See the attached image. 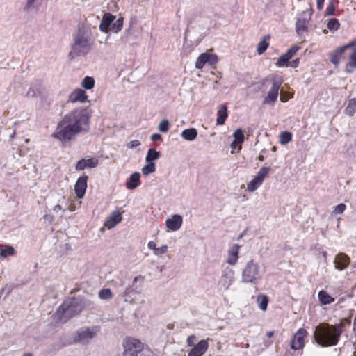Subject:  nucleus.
Listing matches in <instances>:
<instances>
[{
	"mask_svg": "<svg viewBox=\"0 0 356 356\" xmlns=\"http://www.w3.org/2000/svg\"><path fill=\"white\" fill-rule=\"evenodd\" d=\"M346 49L347 46L343 45L330 52L328 54L330 61L334 65H337L340 62L342 54Z\"/></svg>",
	"mask_w": 356,
	"mask_h": 356,
	"instance_id": "4be33fe9",
	"label": "nucleus"
},
{
	"mask_svg": "<svg viewBox=\"0 0 356 356\" xmlns=\"http://www.w3.org/2000/svg\"><path fill=\"white\" fill-rule=\"evenodd\" d=\"M73 40L74 42L69 54L72 58L86 56L92 49L94 44L90 29L84 26L79 27L76 33L74 35Z\"/></svg>",
	"mask_w": 356,
	"mask_h": 356,
	"instance_id": "f03ea898",
	"label": "nucleus"
},
{
	"mask_svg": "<svg viewBox=\"0 0 356 356\" xmlns=\"http://www.w3.org/2000/svg\"><path fill=\"white\" fill-rule=\"evenodd\" d=\"M307 334V331L303 328H300L293 334V339L291 341V348L293 350L302 349L305 345V337Z\"/></svg>",
	"mask_w": 356,
	"mask_h": 356,
	"instance_id": "ddd939ff",
	"label": "nucleus"
},
{
	"mask_svg": "<svg viewBox=\"0 0 356 356\" xmlns=\"http://www.w3.org/2000/svg\"><path fill=\"white\" fill-rule=\"evenodd\" d=\"M16 254L15 248L8 245H0V258L6 259L9 256Z\"/></svg>",
	"mask_w": 356,
	"mask_h": 356,
	"instance_id": "cd10ccee",
	"label": "nucleus"
},
{
	"mask_svg": "<svg viewBox=\"0 0 356 356\" xmlns=\"http://www.w3.org/2000/svg\"><path fill=\"white\" fill-rule=\"evenodd\" d=\"M292 140V134L289 131H283L280 135V143L282 145H286Z\"/></svg>",
	"mask_w": 356,
	"mask_h": 356,
	"instance_id": "58836bf2",
	"label": "nucleus"
},
{
	"mask_svg": "<svg viewBox=\"0 0 356 356\" xmlns=\"http://www.w3.org/2000/svg\"><path fill=\"white\" fill-rule=\"evenodd\" d=\"M37 0H27L26 5L24 6V10L27 12L37 10L38 5L36 4Z\"/></svg>",
	"mask_w": 356,
	"mask_h": 356,
	"instance_id": "37998d69",
	"label": "nucleus"
},
{
	"mask_svg": "<svg viewBox=\"0 0 356 356\" xmlns=\"http://www.w3.org/2000/svg\"><path fill=\"white\" fill-rule=\"evenodd\" d=\"M140 175L139 172L132 173L127 181L126 186L129 190H133L140 185Z\"/></svg>",
	"mask_w": 356,
	"mask_h": 356,
	"instance_id": "b1692460",
	"label": "nucleus"
},
{
	"mask_svg": "<svg viewBox=\"0 0 356 356\" xmlns=\"http://www.w3.org/2000/svg\"><path fill=\"white\" fill-rule=\"evenodd\" d=\"M291 58L288 56V55L284 54L278 58L276 64L278 67L288 66L289 60Z\"/></svg>",
	"mask_w": 356,
	"mask_h": 356,
	"instance_id": "a18cd8bd",
	"label": "nucleus"
},
{
	"mask_svg": "<svg viewBox=\"0 0 356 356\" xmlns=\"http://www.w3.org/2000/svg\"><path fill=\"white\" fill-rule=\"evenodd\" d=\"M195 339V337L194 335H191L187 339V343L188 346H193L194 345V341Z\"/></svg>",
	"mask_w": 356,
	"mask_h": 356,
	"instance_id": "6e6d98bb",
	"label": "nucleus"
},
{
	"mask_svg": "<svg viewBox=\"0 0 356 356\" xmlns=\"http://www.w3.org/2000/svg\"><path fill=\"white\" fill-rule=\"evenodd\" d=\"M355 110L356 99L355 98L349 99L348 106L345 109V113L350 116H353L355 112Z\"/></svg>",
	"mask_w": 356,
	"mask_h": 356,
	"instance_id": "c9c22d12",
	"label": "nucleus"
},
{
	"mask_svg": "<svg viewBox=\"0 0 356 356\" xmlns=\"http://www.w3.org/2000/svg\"><path fill=\"white\" fill-rule=\"evenodd\" d=\"M182 222V217L180 215L175 214L165 220V225L170 230L175 232L180 229Z\"/></svg>",
	"mask_w": 356,
	"mask_h": 356,
	"instance_id": "6ab92c4d",
	"label": "nucleus"
},
{
	"mask_svg": "<svg viewBox=\"0 0 356 356\" xmlns=\"http://www.w3.org/2000/svg\"><path fill=\"white\" fill-rule=\"evenodd\" d=\"M181 136L186 140L193 141L197 136V131L195 128L186 129L182 131Z\"/></svg>",
	"mask_w": 356,
	"mask_h": 356,
	"instance_id": "c85d7f7f",
	"label": "nucleus"
},
{
	"mask_svg": "<svg viewBox=\"0 0 356 356\" xmlns=\"http://www.w3.org/2000/svg\"><path fill=\"white\" fill-rule=\"evenodd\" d=\"M98 297L104 300H111L113 297V293L110 289H102L98 293Z\"/></svg>",
	"mask_w": 356,
	"mask_h": 356,
	"instance_id": "4c0bfd02",
	"label": "nucleus"
},
{
	"mask_svg": "<svg viewBox=\"0 0 356 356\" xmlns=\"http://www.w3.org/2000/svg\"><path fill=\"white\" fill-rule=\"evenodd\" d=\"M270 36L266 35L262 40H261L257 45V53L261 55L265 52L267 48L269 46V43L268 42V40H269Z\"/></svg>",
	"mask_w": 356,
	"mask_h": 356,
	"instance_id": "473e14b6",
	"label": "nucleus"
},
{
	"mask_svg": "<svg viewBox=\"0 0 356 356\" xmlns=\"http://www.w3.org/2000/svg\"><path fill=\"white\" fill-rule=\"evenodd\" d=\"M234 280V270L229 267H225L222 270L221 277L218 282V285L222 290L227 291Z\"/></svg>",
	"mask_w": 356,
	"mask_h": 356,
	"instance_id": "9b49d317",
	"label": "nucleus"
},
{
	"mask_svg": "<svg viewBox=\"0 0 356 356\" xmlns=\"http://www.w3.org/2000/svg\"><path fill=\"white\" fill-rule=\"evenodd\" d=\"M240 245L238 244H233L228 250V255L227 259V263L234 266L237 264L238 260V253L240 250Z\"/></svg>",
	"mask_w": 356,
	"mask_h": 356,
	"instance_id": "412c9836",
	"label": "nucleus"
},
{
	"mask_svg": "<svg viewBox=\"0 0 356 356\" xmlns=\"http://www.w3.org/2000/svg\"><path fill=\"white\" fill-rule=\"evenodd\" d=\"M161 156V152L155 150L154 149H149L147 151L145 161L147 163H154V161L157 160Z\"/></svg>",
	"mask_w": 356,
	"mask_h": 356,
	"instance_id": "2f4dec72",
	"label": "nucleus"
},
{
	"mask_svg": "<svg viewBox=\"0 0 356 356\" xmlns=\"http://www.w3.org/2000/svg\"><path fill=\"white\" fill-rule=\"evenodd\" d=\"M87 95L85 90L81 88L75 89L70 93L68 97V102L72 103H83L87 101Z\"/></svg>",
	"mask_w": 356,
	"mask_h": 356,
	"instance_id": "aec40b11",
	"label": "nucleus"
},
{
	"mask_svg": "<svg viewBox=\"0 0 356 356\" xmlns=\"http://www.w3.org/2000/svg\"><path fill=\"white\" fill-rule=\"evenodd\" d=\"M147 247L149 249L154 250V252L156 251L157 248L156 243L153 241H150L148 242Z\"/></svg>",
	"mask_w": 356,
	"mask_h": 356,
	"instance_id": "5fc2aeb1",
	"label": "nucleus"
},
{
	"mask_svg": "<svg viewBox=\"0 0 356 356\" xmlns=\"http://www.w3.org/2000/svg\"><path fill=\"white\" fill-rule=\"evenodd\" d=\"M141 170L144 175H148L150 173L154 172L156 170L154 163H147V165L143 167Z\"/></svg>",
	"mask_w": 356,
	"mask_h": 356,
	"instance_id": "c03bdc74",
	"label": "nucleus"
},
{
	"mask_svg": "<svg viewBox=\"0 0 356 356\" xmlns=\"http://www.w3.org/2000/svg\"><path fill=\"white\" fill-rule=\"evenodd\" d=\"M115 19V16L111 13H107L104 15L99 25V29L102 32L107 33L109 27L111 28L112 22Z\"/></svg>",
	"mask_w": 356,
	"mask_h": 356,
	"instance_id": "5701e85b",
	"label": "nucleus"
},
{
	"mask_svg": "<svg viewBox=\"0 0 356 356\" xmlns=\"http://www.w3.org/2000/svg\"><path fill=\"white\" fill-rule=\"evenodd\" d=\"M53 210L55 212H58V211L62 210V207L59 204H58L56 206H54Z\"/></svg>",
	"mask_w": 356,
	"mask_h": 356,
	"instance_id": "680f3d73",
	"label": "nucleus"
},
{
	"mask_svg": "<svg viewBox=\"0 0 356 356\" xmlns=\"http://www.w3.org/2000/svg\"><path fill=\"white\" fill-rule=\"evenodd\" d=\"M99 165V159L96 157L90 159H82L79 161L75 166L77 171L83 170L86 168H94Z\"/></svg>",
	"mask_w": 356,
	"mask_h": 356,
	"instance_id": "2eb2a0df",
	"label": "nucleus"
},
{
	"mask_svg": "<svg viewBox=\"0 0 356 356\" xmlns=\"http://www.w3.org/2000/svg\"><path fill=\"white\" fill-rule=\"evenodd\" d=\"M298 64H299V59L297 58V59L292 60L291 63H289V65L292 67H298Z\"/></svg>",
	"mask_w": 356,
	"mask_h": 356,
	"instance_id": "bf43d9fd",
	"label": "nucleus"
},
{
	"mask_svg": "<svg viewBox=\"0 0 356 356\" xmlns=\"http://www.w3.org/2000/svg\"><path fill=\"white\" fill-rule=\"evenodd\" d=\"M90 118L87 109L83 108L74 109L63 117L77 134L88 131Z\"/></svg>",
	"mask_w": 356,
	"mask_h": 356,
	"instance_id": "7ed1b4c3",
	"label": "nucleus"
},
{
	"mask_svg": "<svg viewBox=\"0 0 356 356\" xmlns=\"http://www.w3.org/2000/svg\"><path fill=\"white\" fill-rule=\"evenodd\" d=\"M343 325L336 323L330 325L327 323H320L315 328L314 338L321 347H332L338 344L343 332Z\"/></svg>",
	"mask_w": 356,
	"mask_h": 356,
	"instance_id": "f257e3e1",
	"label": "nucleus"
},
{
	"mask_svg": "<svg viewBox=\"0 0 356 356\" xmlns=\"http://www.w3.org/2000/svg\"><path fill=\"white\" fill-rule=\"evenodd\" d=\"M209 348L207 340L202 339L193 348L188 352V356H202Z\"/></svg>",
	"mask_w": 356,
	"mask_h": 356,
	"instance_id": "f3484780",
	"label": "nucleus"
},
{
	"mask_svg": "<svg viewBox=\"0 0 356 356\" xmlns=\"http://www.w3.org/2000/svg\"><path fill=\"white\" fill-rule=\"evenodd\" d=\"M321 253H322V256H323V258L324 261H327V252L323 250Z\"/></svg>",
	"mask_w": 356,
	"mask_h": 356,
	"instance_id": "e2e57ef3",
	"label": "nucleus"
},
{
	"mask_svg": "<svg viewBox=\"0 0 356 356\" xmlns=\"http://www.w3.org/2000/svg\"><path fill=\"white\" fill-rule=\"evenodd\" d=\"M159 131L166 133L169 131V121L166 119L163 120L159 124Z\"/></svg>",
	"mask_w": 356,
	"mask_h": 356,
	"instance_id": "de8ad7c7",
	"label": "nucleus"
},
{
	"mask_svg": "<svg viewBox=\"0 0 356 356\" xmlns=\"http://www.w3.org/2000/svg\"><path fill=\"white\" fill-rule=\"evenodd\" d=\"M227 118V109L226 106L220 104L218 108V117L216 119L217 125H222L225 124Z\"/></svg>",
	"mask_w": 356,
	"mask_h": 356,
	"instance_id": "bb28decb",
	"label": "nucleus"
},
{
	"mask_svg": "<svg viewBox=\"0 0 356 356\" xmlns=\"http://www.w3.org/2000/svg\"><path fill=\"white\" fill-rule=\"evenodd\" d=\"M151 139L153 141H157L161 139V136L159 134H153L151 136Z\"/></svg>",
	"mask_w": 356,
	"mask_h": 356,
	"instance_id": "13d9d810",
	"label": "nucleus"
},
{
	"mask_svg": "<svg viewBox=\"0 0 356 356\" xmlns=\"http://www.w3.org/2000/svg\"><path fill=\"white\" fill-rule=\"evenodd\" d=\"M41 82L37 81L35 83L31 85L29 90L26 92V97H37L41 94Z\"/></svg>",
	"mask_w": 356,
	"mask_h": 356,
	"instance_id": "393cba45",
	"label": "nucleus"
},
{
	"mask_svg": "<svg viewBox=\"0 0 356 356\" xmlns=\"http://www.w3.org/2000/svg\"><path fill=\"white\" fill-rule=\"evenodd\" d=\"M234 141L231 143V147L236 149L238 145H241L244 140V134L241 129H236L233 134Z\"/></svg>",
	"mask_w": 356,
	"mask_h": 356,
	"instance_id": "c756f323",
	"label": "nucleus"
},
{
	"mask_svg": "<svg viewBox=\"0 0 356 356\" xmlns=\"http://www.w3.org/2000/svg\"><path fill=\"white\" fill-rule=\"evenodd\" d=\"M207 64L213 65L218 61V56L216 54L206 53Z\"/></svg>",
	"mask_w": 356,
	"mask_h": 356,
	"instance_id": "49530a36",
	"label": "nucleus"
},
{
	"mask_svg": "<svg viewBox=\"0 0 356 356\" xmlns=\"http://www.w3.org/2000/svg\"><path fill=\"white\" fill-rule=\"evenodd\" d=\"M167 251H168V246L163 245L160 248H157L154 254L156 256H160L161 254H165L167 252Z\"/></svg>",
	"mask_w": 356,
	"mask_h": 356,
	"instance_id": "603ef678",
	"label": "nucleus"
},
{
	"mask_svg": "<svg viewBox=\"0 0 356 356\" xmlns=\"http://www.w3.org/2000/svg\"><path fill=\"white\" fill-rule=\"evenodd\" d=\"M339 3L338 1L334 0H329L327 7L326 8V10L325 11V16H330V15H334L335 9L337 7V3Z\"/></svg>",
	"mask_w": 356,
	"mask_h": 356,
	"instance_id": "f704fd0d",
	"label": "nucleus"
},
{
	"mask_svg": "<svg viewBox=\"0 0 356 356\" xmlns=\"http://www.w3.org/2000/svg\"><path fill=\"white\" fill-rule=\"evenodd\" d=\"M300 49V47L297 45H294L292 47H291L286 53H285L290 58H292V57L298 52V51Z\"/></svg>",
	"mask_w": 356,
	"mask_h": 356,
	"instance_id": "3c124183",
	"label": "nucleus"
},
{
	"mask_svg": "<svg viewBox=\"0 0 356 356\" xmlns=\"http://www.w3.org/2000/svg\"><path fill=\"white\" fill-rule=\"evenodd\" d=\"M346 209V206L343 203H341L334 207L333 213L334 214H342Z\"/></svg>",
	"mask_w": 356,
	"mask_h": 356,
	"instance_id": "8fccbe9b",
	"label": "nucleus"
},
{
	"mask_svg": "<svg viewBox=\"0 0 356 356\" xmlns=\"http://www.w3.org/2000/svg\"><path fill=\"white\" fill-rule=\"evenodd\" d=\"M140 142L138 140H134L127 143V147L129 149H133L140 145Z\"/></svg>",
	"mask_w": 356,
	"mask_h": 356,
	"instance_id": "864d4df0",
	"label": "nucleus"
},
{
	"mask_svg": "<svg viewBox=\"0 0 356 356\" xmlns=\"http://www.w3.org/2000/svg\"><path fill=\"white\" fill-rule=\"evenodd\" d=\"M122 220V217L119 211H113L105 220L104 225L108 229L113 228Z\"/></svg>",
	"mask_w": 356,
	"mask_h": 356,
	"instance_id": "a211bd4d",
	"label": "nucleus"
},
{
	"mask_svg": "<svg viewBox=\"0 0 356 356\" xmlns=\"http://www.w3.org/2000/svg\"><path fill=\"white\" fill-rule=\"evenodd\" d=\"M325 0H316V7L318 10H321L324 6Z\"/></svg>",
	"mask_w": 356,
	"mask_h": 356,
	"instance_id": "4d7b16f0",
	"label": "nucleus"
},
{
	"mask_svg": "<svg viewBox=\"0 0 356 356\" xmlns=\"http://www.w3.org/2000/svg\"><path fill=\"white\" fill-rule=\"evenodd\" d=\"M81 85L84 88L87 90L92 89L95 85V80L92 77L86 76L83 79Z\"/></svg>",
	"mask_w": 356,
	"mask_h": 356,
	"instance_id": "a19ab883",
	"label": "nucleus"
},
{
	"mask_svg": "<svg viewBox=\"0 0 356 356\" xmlns=\"http://www.w3.org/2000/svg\"><path fill=\"white\" fill-rule=\"evenodd\" d=\"M257 302L258 304L259 308L261 311H266L267 309L268 304V296L264 294H260L257 298Z\"/></svg>",
	"mask_w": 356,
	"mask_h": 356,
	"instance_id": "7c9ffc66",
	"label": "nucleus"
},
{
	"mask_svg": "<svg viewBox=\"0 0 356 356\" xmlns=\"http://www.w3.org/2000/svg\"><path fill=\"white\" fill-rule=\"evenodd\" d=\"M313 10L310 6L309 9L302 13L296 24V30L298 35H302L307 31V26L311 20Z\"/></svg>",
	"mask_w": 356,
	"mask_h": 356,
	"instance_id": "f8f14e48",
	"label": "nucleus"
},
{
	"mask_svg": "<svg viewBox=\"0 0 356 356\" xmlns=\"http://www.w3.org/2000/svg\"><path fill=\"white\" fill-rule=\"evenodd\" d=\"M348 65L353 68H356V49H353L349 56V61L348 63Z\"/></svg>",
	"mask_w": 356,
	"mask_h": 356,
	"instance_id": "09e8293b",
	"label": "nucleus"
},
{
	"mask_svg": "<svg viewBox=\"0 0 356 356\" xmlns=\"http://www.w3.org/2000/svg\"><path fill=\"white\" fill-rule=\"evenodd\" d=\"M270 171V168L269 167L261 168L254 178L247 184V190L249 192H254L258 189L261 186Z\"/></svg>",
	"mask_w": 356,
	"mask_h": 356,
	"instance_id": "9d476101",
	"label": "nucleus"
},
{
	"mask_svg": "<svg viewBox=\"0 0 356 356\" xmlns=\"http://www.w3.org/2000/svg\"><path fill=\"white\" fill-rule=\"evenodd\" d=\"M350 259L345 253L340 252L337 254L334 259L335 269L342 271L345 270L350 264Z\"/></svg>",
	"mask_w": 356,
	"mask_h": 356,
	"instance_id": "4468645a",
	"label": "nucleus"
},
{
	"mask_svg": "<svg viewBox=\"0 0 356 356\" xmlns=\"http://www.w3.org/2000/svg\"><path fill=\"white\" fill-rule=\"evenodd\" d=\"M23 356H33V355H32V354L27 353L24 354Z\"/></svg>",
	"mask_w": 356,
	"mask_h": 356,
	"instance_id": "338daca9",
	"label": "nucleus"
},
{
	"mask_svg": "<svg viewBox=\"0 0 356 356\" xmlns=\"http://www.w3.org/2000/svg\"><path fill=\"white\" fill-rule=\"evenodd\" d=\"M207 64L206 53L201 54L195 62V67L202 69Z\"/></svg>",
	"mask_w": 356,
	"mask_h": 356,
	"instance_id": "79ce46f5",
	"label": "nucleus"
},
{
	"mask_svg": "<svg viewBox=\"0 0 356 356\" xmlns=\"http://www.w3.org/2000/svg\"><path fill=\"white\" fill-rule=\"evenodd\" d=\"M15 135V131H13V133L10 135V138H13Z\"/></svg>",
	"mask_w": 356,
	"mask_h": 356,
	"instance_id": "774afa93",
	"label": "nucleus"
},
{
	"mask_svg": "<svg viewBox=\"0 0 356 356\" xmlns=\"http://www.w3.org/2000/svg\"><path fill=\"white\" fill-rule=\"evenodd\" d=\"M262 277L263 272L258 262L250 259L245 264L241 271V282L257 285Z\"/></svg>",
	"mask_w": 356,
	"mask_h": 356,
	"instance_id": "39448f33",
	"label": "nucleus"
},
{
	"mask_svg": "<svg viewBox=\"0 0 356 356\" xmlns=\"http://www.w3.org/2000/svg\"><path fill=\"white\" fill-rule=\"evenodd\" d=\"M138 280H143V277L141 276V275H138V276H136L134 278V280H133V286H129V287H127L123 293V296L127 297L128 296L130 293H137L136 290L134 289V286L135 284V283H136V282Z\"/></svg>",
	"mask_w": 356,
	"mask_h": 356,
	"instance_id": "ea45409f",
	"label": "nucleus"
},
{
	"mask_svg": "<svg viewBox=\"0 0 356 356\" xmlns=\"http://www.w3.org/2000/svg\"><path fill=\"white\" fill-rule=\"evenodd\" d=\"M99 330V327L95 326L79 329L74 337V341L75 343L86 344L95 337Z\"/></svg>",
	"mask_w": 356,
	"mask_h": 356,
	"instance_id": "6e6552de",
	"label": "nucleus"
},
{
	"mask_svg": "<svg viewBox=\"0 0 356 356\" xmlns=\"http://www.w3.org/2000/svg\"><path fill=\"white\" fill-rule=\"evenodd\" d=\"M318 298L321 305H330L334 302V298L324 290H321L318 293Z\"/></svg>",
	"mask_w": 356,
	"mask_h": 356,
	"instance_id": "a878e982",
	"label": "nucleus"
},
{
	"mask_svg": "<svg viewBox=\"0 0 356 356\" xmlns=\"http://www.w3.org/2000/svg\"><path fill=\"white\" fill-rule=\"evenodd\" d=\"M123 21H124V18L122 17H120L118 19H117L116 20H114L112 22L110 29L113 33H118L119 31H120L122 30V29L123 27Z\"/></svg>",
	"mask_w": 356,
	"mask_h": 356,
	"instance_id": "72a5a7b5",
	"label": "nucleus"
},
{
	"mask_svg": "<svg viewBox=\"0 0 356 356\" xmlns=\"http://www.w3.org/2000/svg\"><path fill=\"white\" fill-rule=\"evenodd\" d=\"M340 23L339 20L336 18H330L327 20V29L332 31L334 32L339 29Z\"/></svg>",
	"mask_w": 356,
	"mask_h": 356,
	"instance_id": "e433bc0d",
	"label": "nucleus"
},
{
	"mask_svg": "<svg viewBox=\"0 0 356 356\" xmlns=\"http://www.w3.org/2000/svg\"><path fill=\"white\" fill-rule=\"evenodd\" d=\"M87 175L81 176L77 179L74 186V191L78 198L81 199L83 197L87 188Z\"/></svg>",
	"mask_w": 356,
	"mask_h": 356,
	"instance_id": "dca6fc26",
	"label": "nucleus"
},
{
	"mask_svg": "<svg viewBox=\"0 0 356 356\" xmlns=\"http://www.w3.org/2000/svg\"><path fill=\"white\" fill-rule=\"evenodd\" d=\"M83 309L81 300L78 298L66 299L57 309L55 319L59 323H65Z\"/></svg>",
	"mask_w": 356,
	"mask_h": 356,
	"instance_id": "20e7f679",
	"label": "nucleus"
},
{
	"mask_svg": "<svg viewBox=\"0 0 356 356\" xmlns=\"http://www.w3.org/2000/svg\"><path fill=\"white\" fill-rule=\"evenodd\" d=\"M274 334V332L273 331H269L266 333V337H268V338H271Z\"/></svg>",
	"mask_w": 356,
	"mask_h": 356,
	"instance_id": "0e129e2a",
	"label": "nucleus"
},
{
	"mask_svg": "<svg viewBox=\"0 0 356 356\" xmlns=\"http://www.w3.org/2000/svg\"><path fill=\"white\" fill-rule=\"evenodd\" d=\"M346 46H347V49L356 46V38L350 41L347 44H346Z\"/></svg>",
	"mask_w": 356,
	"mask_h": 356,
	"instance_id": "052dcab7",
	"label": "nucleus"
},
{
	"mask_svg": "<svg viewBox=\"0 0 356 356\" xmlns=\"http://www.w3.org/2000/svg\"><path fill=\"white\" fill-rule=\"evenodd\" d=\"M76 134V132L63 118L58 122L51 136L60 140L63 144H66L67 142L72 140Z\"/></svg>",
	"mask_w": 356,
	"mask_h": 356,
	"instance_id": "423d86ee",
	"label": "nucleus"
},
{
	"mask_svg": "<svg viewBox=\"0 0 356 356\" xmlns=\"http://www.w3.org/2000/svg\"><path fill=\"white\" fill-rule=\"evenodd\" d=\"M353 329L356 330V315H355L354 322H353Z\"/></svg>",
	"mask_w": 356,
	"mask_h": 356,
	"instance_id": "69168bd1",
	"label": "nucleus"
},
{
	"mask_svg": "<svg viewBox=\"0 0 356 356\" xmlns=\"http://www.w3.org/2000/svg\"><path fill=\"white\" fill-rule=\"evenodd\" d=\"M122 356H138L143 350V344L138 339L127 337L123 341Z\"/></svg>",
	"mask_w": 356,
	"mask_h": 356,
	"instance_id": "1a4fd4ad",
	"label": "nucleus"
},
{
	"mask_svg": "<svg viewBox=\"0 0 356 356\" xmlns=\"http://www.w3.org/2000/svg\"><path fill=\"white\" fill-rule=\"evenodd\" d=\"M270 77L272 86L268 92L267 96L264 98V104H274L277 99L279 95V90L282 83V79L281 76L277 75H271Z\"/></svg>",
	"mask_w": 356,
	"mask_h": 356,
	"instance_id": "0eeeda50",
	"label": "nucleus"
}]
</instances>
